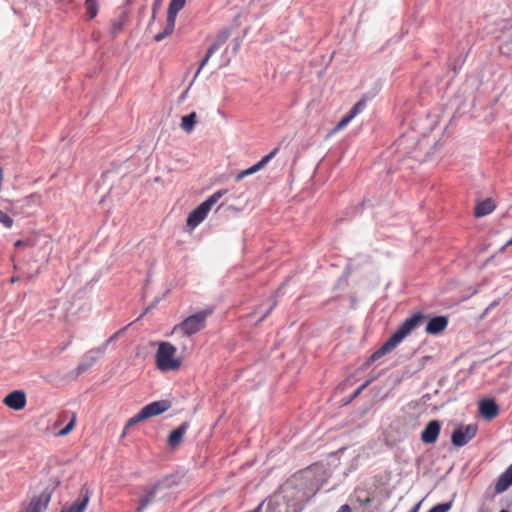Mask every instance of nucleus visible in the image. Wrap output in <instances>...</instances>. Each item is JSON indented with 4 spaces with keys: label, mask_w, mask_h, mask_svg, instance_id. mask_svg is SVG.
<instances>
[{
    "label": "nucleus",
    "mask_w": 512,
    "mask_h": 512,
    "mask_svg": "<svg viewBox=\"0 0 512 512\" xmlns=\"http://www.w3.org/2000/svg\"><path fill=\"white\" fill-rule=\"evenodd\" d=\"M424 316L420 313L413 315L405 320L396 332L378 349L376 350L363 365L368 367L372 362L377 361L386 354L391 353L412 331L421 325Z\"/></svg>",
    "instance_id": "f257e3e1"
},
{
    "label": "nucleus",
    "mask_w": 512,
    "mask_h": 512,
    "mask_svg": "<svg viewBox=\"0 0 512 512\" xmlns=\"http://www.w3.org/2000/svg\"><path fill=\"white\" fill-rule=\"evenodd\" d=\"M155 363L161 372H175L182 367L183 357L171 343L160 342L155 355Z\"/></svg>",
    "instance_id": "f03ea898"
},
{
    "label": "nucleus",
    "mask_w": 512,
    "mask_h": 512,
    "mask_svg": "<svg viewBox=\"0 0 512 512\" xmlns=\"http://www.w3.org/2000/svg\"><path fill=\"white\" fill-rule=\"evenodd\" d=\"M227 193L226 189H221L213 193L207 200L196 207L187 217L186 224H200L204 221L211 208Z\"/></svg>",
    "instance_id": "7ed1b4c3"
},
{
    "label": "nucleus",
    "mask_w": 512,
    "mask_h": 512,
    "mask_svg": "<svg viewBox=\"0 0 512 512\" xmlns=\"http://www.w3.org/2000/svg\"><path fill=\"white\" fill-rule=\"evenodd\" d=\"M51 500V490L48 488L39 489L34 487L27 505L21 512H44Z\"/></svg>",
    "instance_id": "20e7f679"
},
{
    "label": "nucleus",
    "mask_w": 512,
    "mask_h": 512,
    "mask_svg": "<svg viewBox=\"0 0 512 512\" xmlns=\"http://www.w3.org/2000/svg\"><path fill=\"white\" fill-rule=\"evenodd\" d=\"M210 311H199L189 317H187L181 324L174 328L175 332H181L185 335H192L205 327L206 319L209 316Z\"/></svg>",
    "instance_id": "39448f33"
},
{
    "label": "nucleus",
    "mask_w": 512,
    "mask_h": 512,
    "mask_svg": "<svg viewBox=\"0 0 512 512\" xmlns=\"http://www.w3.org/2000/svg\"><path fill=\"white\" fill-rule=\"evenodd\" d=\"M186 0H171L167 11V22L164 30L154 36L156 42L164 40L172 34L178 12L184 7Z\"/></svg>",
    "instance_id": "423d86ee"
},
{
    "label": "nucleus",
    "mask_w": 512,
    "mask_h": 512,
    "mask_svg": "<svg viewBox=\"0 0 512 512\" xmlns=\"http://www.w3.org/2000/svg\"><path fill=\"white\" fill-rule=\"evenodd\" d=\"M174 484L175 480L173 476L165 477L159 480L157 483L153 485V487L150 488V490L146 492L145 495H143V497L140 500V506L138 508V511L147 506L156 497L159 496L160 498H163L165 496V491L171 488Z\"/></svg>",
    "instance_id": "0eeeda50"
},
{
    "label": "nucleus",
    "mask_w": 512,
    "mask_h": 512,
    "mask_svg": "<svg viewBox=\"0 0 512 512\" xmlns=\"http://www.w3.org/2000/svg\"><path fill=\"white\" fill-rule=\"evenodd\" d=\"M2 403L13 411H21L27 405L26 392L20 389L13 390L4 396Z\"/></svg>",
    "instance_id": "6e6552de"
},
{
    "label": "nucleus",
    "mask_w": 512,
    "mask_h": 512,
    "mask_svg": "<svg viewBox=\"0 0 512 512\" xmlns=\"http://www.w3.org/2000/svg\"><path fill=\"white\" fill-rule=\"evenodd\" d=\"M230 36V32L227 29H223L218 32L216 36V40L209 46L207 49L206 55L203 58V60L200 62V65L198 67V70L196 71V74L194 78L198 77L201 70L204 68V66L208 63L209 59L212 57V55L220 49V47L228 40Z\"/></svg>",
    "instance_id": "1a4fd4ad"
},
{
    "label": "nucleus",
    "mask_w": 512,
    "mask_h": 512,
    "mask_svg": "<svg viewBox=\"0 0 512 512\" xmlns=\"http://www.w3.org/2000/svg\"><path fill=\"white\" fill-rule=\"evenodd\" d=\"M477 433V426L474 424L457 428L452 434V443L461 447L467 444Z\"/></svg>",
    "instance_id": "9d476101"
},
{
    "label": "nucleus",
    "mask_w": 512,
    "mask_h": 512,
    "mask_svg": "<svg viewBox=\"0 0 512 512\" xmlns=\"http://www.w3.org/2000/svg\"><path fill=\"white\" fill-rule=\"evenodd\" d=\"M172 407V401L169 399H162L158 401L151 402L144 406L141 411L144 415L145 419H149L151 417L159 416L165 412H167Z\"/></svg>",
    "instance_id": "9b49d317"
},
{
    "label": "nucleus",
    "mask_w": 512,
    "mask_h": 512,
    "mask_svg": "<svg viewBox=\"0 0 512 512\" xmlns=\"http://www.w3.org/2000/svg\"><path fill=\"white\" fill-rule=\"evenodd\" d=\"M279 151V147H275L269 154H267L266 156H264L258 163H256L255 165H253L252 167L246 169V170H243L241 171L237 176H236V180L237 181H240L242 180L244 177L246 176H249V175H252L256 172H258L260 169H262L272 158L275 157V155L278 153Z\"/></svg>",
    "instance_id": "f8f14e48"
},
{
    "label": "nucleus",
    "mask_w": 512,
    "mask_h": 512,
    "mask_svg": "<svg viewBox=\"0 0 512 512\" xmlns=\"http://www.w3.org/2000/svg\"><path fill=\"white\" fill-rule=\"evenodd\" d=\"M366 102L364 99L359 100L350 110V112L343 117L334 128V132L340 131L345 128L364 108Z\"/></svg>",
    "instance_id": "ddd939ff"
},
{
    "label": "nucleus",
    "mask_w": 512,
    "mask_h": 512,
    "mask_svg": "<svg viewBox=\"0 0 512 512\" xmlns=\"http://www.w3.org/2000/svg\"><path fill=\"white\" fill-rule=\"evenodd\" d=\"M498 412L497 404L491 399H485L479 403V413L487 420L494 419L498 415Z\"/></svg>",
    "instance_id": "4468645a"
},
{
    "label": "nucleus",
    "mask_w": 512,
    "mask_h": 512,
    "mask_svg": "<svg viewBox=\"0 0 512 512\" xmlns=\"http://www.w3.org/2000/svg\"><path fill=\"white\" fill-rule=\"evenodd\" d=\"M440 433V423L431 421L422 432L421 439L424 443H434Z\"/></svg>",
    "instance_id": "2eb2a0df"
},
{
    "label": "nucleus",
    "mask_w": 512,
    "mask_h": 512,
    "mask_svg": "<svg viewBox=\"0 0 512 512\" xmlns=\"http://www.w3.org/2000/svg\"><path fill=\"white\" fill-rule=\"evenodd\" d=\"M447 319L442 316L434 317L429 320L426 325V332L431 335H436L442 332L447 327Z\"/></svg>",
    "instance_id": "dca6fc26"
},
{
    "label": "nucleus",
    "mask_w": 512,
    "mask_h": 512,
    "mask_svg": "<svg viewBox=\"0 0 512 512\" xmlns=\"http://www.w3.org/2000/svg\"><path fill=\"white\" fill-rule=\"evenodd\" d=\"M90 498L88 494L81 495L70 505L64 507L61 512H84L89 504Z\"/></svg>",
    "instance_id": "f3484780"
},
{
    "label": "nucleus",
    "mask_w": 512,
    "mask_h": 512,
    "mask_svg": "<svg viewBox=\"0 0 512 512\" xmlns=\"http://www.w3.org/2000/svg\"><path fill=\"white\" fill-rule=\"evenodd\" d=\"M496 208L495 202L491 198H487L479 202L474 208V214L476 217L486 216L494 211Z\"/></svg>",
    "instance_id": "a211bd4d"
},
{
    "label": "nucleus",
    "mask_w": 512,
    "mask_h": 512,
    "mask_svg": "<svg viewBox=\"0 0 512 512\" xmlns=\"http://www.w3.org/2000/svg\"><path fill=\"white\" fill-rule=\"evenodd\" d=\"M512 485V464L507 468V470L498 478V481L495 485V490L497 493H502L509 486Z\"/></svg>",
    "instance_id": "6ab92c4d"
},
{
    "label": "nucleus",
    "mask_w": 512,
    "mask_h": 512,
    "mask_svg": "<svg viewBox=\"0 0 512 512\" xmlns=\"http://www.w3.org/2000/svg\"><path fill=\"white\" fill-rule=\"evenodd\" d=\"M186 430H187L186 424H183L180 427H178L177 429L173 430L167 439L168 446L171 448L177 447L182 442L184 435L186 433Z\"/></svg>",
    "instance_id": "aec40b11"
},
{
    "label": "nucleus",
    "mask_w": 512,
    "mask_h": 512,
    "mask_svg": "<svg viewBox=\"0 0 512 512\" xmlns=\"http://www.w3.org/2000/svg\"><path fill=\"white\" fill-rule=\"evenodd\" d=\"M196 113L192 112L186 116H183L181 119V128L185 132H191L194 129V125L196 123Z\"/></svg>",
    "instance_id": "412c9836"
},
{
    "label": "nucleus",
    "mask_w": 512,
    "mask_h": 512,
    "mask_svg": "<svg viewBox=\"0 0 512 512\" xmlns=\"http://www.w3.org/2000/svg\"><path fill=\"white\" fill-rule=\"evenodd\" d=\"M85 8L90 19H93L98 14V2L97 0H86Z\"/></svg>",
    "instance_id": "4be33fe9"
},
{
    "label": "nucleus",
    "mask_w": 512,
    "mask_h": 512,
    "mask_svg": "<svg viewBox=\"0 0 512 512\" xmlns=\"http://www.w3.org/2000/svg\"><path fill=\"white\" fill-rule=\"evenodd\" d=\"M145 417L142 414V411L140 410L136 415L129 418L127 422L125 423L126 429H131L133 426L137 425L138 423L145 421Z\"/></svg>",
    "instance_id": "5701e85b"
},
{
    "label": "nucleus",
    "mask_w": 512,
    "mask_h": 512,
    "mask_svg": "<svg viewBox=\"0 0 512 512\" xmlns=\"http://www.w3.org/2000/svg\"><path fill=\"white\" fill-rule=\"evenodd\" d=\"M75 424H76V417L73 416L71 421L67 424V426L65 428H63L62 430H60L59 435L60 436L68 435L74 429Z\"/></svg>",
    "instance_id": "b1692460"
},
{
    "label": "nucleus",
    "mask_w": 512,
    "mask_h": 512,
    "mask_svg": "<svg viewBox=\"0 0 512 512\" xmlns=\"http://www.w3.org/2000/svg\"><path fill=\"white\" fill-rule=\"evenodd\" d=\"M451 509V503L436 505L429 512H448Z\"/></svg>",
    "instance_id": "393cba45"
},
{
    "label": "nucleus",
    "mask_w": 512,
    "mask_h": 512,
    "mask_svg": "<svg viewBox=\"0 0 512 512\" xmlns=\"http://www.w3.org/2000/svg\"><path fill=\"white\" fill-rule=\"evenodd\" d=\"M12 222H13V220L8 214L0 211V223L1 224H11Z\"/></svg>",
    "instance_id": "a878e982"
},
{
    "label": "nucleus",
    "mask_w": 512,
    "mask_h": 512,
    "mask_svg": "<svg viewBox=\"0 0 512 512\" xmlns=\"http://www.w3.org/2000/svg\"><path fill=\"white\" fill-rule=\"evenodd\" d=\"M372 380L366 381L354 394V396L358 395L365 387H367Z\"/></svg>",
    "instance_id": "bb28decb"
},
{
    "label": "nucleus",
    "mask_w": 512,
    "mask_h": 512,
    "mask_svg": "<svg viewBox=\"0 0 512 512\" xmlns=\"http://www.w3.org/2000/svg\"><path fill=\"white\" fill-rule=\"evenodd\" d=\"M337 512H352V511H351V508L347 504H345V505H342Z\"/></svg>",
    "instance_id": "cd10ccee"
},
{
    "label": "nucleus",
    "mask_w": 512,
    "mask_h": 512,
    "mask_svg": "<svg viewBox=\"0 0 512 512\" xmlns=\"http://www.w3.org/2000/svg\"><path fill=\"white\" fill-rule=\"evenodd\" d=\"M129 430L130 429H126V425H124L122 433H121V439H123L127 436Z\"/></svg>",
    "instance_id": "c85d7f7f"
},
{
    "label": "nucleus",
    "mask_w": 512,
    "mask_h": 512,
    "mask_svg": "<svg viewBox=\"0 0 512 512\" xmlns=\"http://www.w3.org/2000/svg\"><path fill=\"white\" fill-rule=\"evenodd\" d=\"M274 504H279V497H275L271 502H270V506L274 505Z\"/></svg>",
    "instance_id": "c756f323"
},
{
    "label": "nucleus",
    "mask_w": 512,
    "mask_h": 512,
    "mask_svg": "<svg viewBox=\"0 0 512 512\" xmlns=\"http://www.w3.org/2000/svg\"><path fill=\"white\" fill-rule=\"evenodd\" d=\"M117 337V334H114L110 339H108L105 345H108L111 341H113Z\"/></svg>",
    "instance_id": "7c9ffc66"
},
{
    "label": "nucleus",
    "mask_w": 512,
    "mask_h": 512,
    "mask_svg": "<svg viewBox=\"0 0 512 512\" xmlns=\"http://www.w3.org/2000/svg\"><path fill=\"white\" fill-rule=\"evenodd\" d=\"M421 503H418L410 512H418Z\"/></svg>",
    "instance_id": "2f4dec72"
},
{
    "label": "nucleus",
    "mask_w": 512,
    "mask_h": 512,
    "mask_svg": "<svg viewBox=\"0 0 512 512\" xmlns=\"http://www.w3.org/2000/svg\"><path fill=\"white\" fill-rule=\"evenodd\" d=\"M271 309H268L264 314L263 316L260 318L259 321H262L263 319H265V317L267 316V314L270 312Z\"/></svg>",
    "instance_id": "473e14b6"
},
{
    "label": "nucleus",
    "mask_w": 512,
    "mask_h": 512,
    "mask_svg": "<svg viewBox=\"0 0 512 512\" xmlns=\"http://www.w3.org/2000/svg\"><path fill=\"white\" fill-rule=\"evenodd\" d=\"M507 245H512V238L507 242Z\"/></svg>",
    "instance_id": "72a5a7b5"
},
{
    "label": "nucleus",
    "mask_w": 512,
    "mask_h": 512,
    "mask_svg": "<svg viewBox=\"0 0 512 512\" xmlns=\"http://www.w3.org/2000/svg\"><path fill=\"white\" fill-rule=\"evenodd\" d=\"M152 19H155V10L153 11Z\"/></svg>",
    "instance_id": "f704fd0d"
},
{
    "label": "nucleus",
    "mask_w": 512,
    "mask_h": 512,
    "mask_svg": "<svg viewBox=\"0 0 512 512\" xmlns=\"http://www.w3.org/2000/svg\"><path fill=\"white\" fill-rule=\"evenodd\" d=\"M500 512H508V511H506V510H501Z\"/></svg>",
    "instance_id": "c9c22d12"
}]
</instances>
